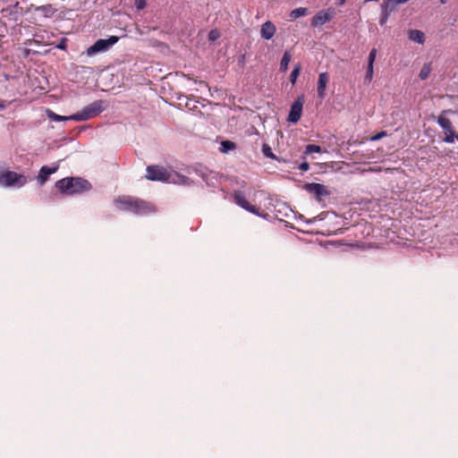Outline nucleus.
<instances>
[{
    "instance_id": "1",
    "label": "nucleus",
    "mask_w": 458,
    "mask_h": 458,
    "mask_svg": "<svg viewBox=\"0 0 458 458\" xmlns=\"http://www.w3.org/2000/svg\"><path fill=\"white\" fill-rule=\"evenodd\" d=\"M114 203L118 209L137 216H146L156 212V207L152 203L131 195L118 196Z\"/></svg>"
},
{
    "instance_id": "2",
    "label": "nucleus",
    "mask_w": 458,
    "mask_h": 458,
    "mask_svg": "<svg viewBox=\"0 0 458 458\" xmlns=\"http://www.w3.org/2000/svg\"><path fill=\"white\" fill-rule=\"evenodd\" d=\"M56 189L63 194L72 196L82 194L92 189L91 183L81 177H65L55 182Z\"/></svg>"
},
{
    "instance_id": "3",
    "label": "nucleus",
    "mask_w": 458,
    "mask_h": 458,
    "mask_svg": "<svg viewBox=\"0 0 458 458\" xmlns=\"http://www.w3.org/2000/svg\"><path fill=\"white\" fill-rule=\"evenodd\" d=\"M104 109V101L97 100L86 106L81 112L70 115V118L76 122L88 121L98 115Z\"/></svg>"
},
{
    "instance_id": "4",
    "label": "nucleus",
    "mask_w": 458,
    "mask_h": 458,
    "mask_svg": "<svg viewBox=\"0 0 458 458\" xmlns=\"http://www.w3.org/2000/svg\"><path fill=\"white\" fill-rule=\"evenodd\" d=\"M27 177L13 171L0 173V185L4 187L21 188L27 183Z\"/></svg>"
},
{
    "instance_id": "5",
    "label": "nucleus",
    "mask_w": 458,
    "mask_h": 458,
    "mask_svg": "<svg viewBox=\"0 0 458 458\" xmlns=\"http://www.w3.org/2000/svg\"><path fill=\"white\" fill-rule=\"evenodd\" d=\"M119 40L117 36H110L108 38L98 39L92 46L87 48L86 55L94 56L98 53H104L109 50Z\"/></svg>"
},
{
    "instance_id": "6",
    "label": "nucleus",
    "mask_w": 458,
    "mask_h": 458,
    "mask_svg": "<svg viewBox=\"0 0 458 458\" xmlns=\"http://www.w3.org/2000/svg\"><path fill=\"white\" fill-rule=\"evenodd\" d=\"M450 112L451 110H444L437 117V123L443 129L445 133L443 141L446 143H453L454 141L455 137L453 123L451 120L445 116V114Z\"/></svg>"
},
{
    "instance_id": "7",
    "label": "nucleus",
    "mask_w": 458,
    "mask_h": 458,
    "mask_svg": "<svg viewBox=\"0 0 458 458\" xmlns=\"http://www.w3.org/2000/svg\"><path fill=\"white\" fill-rule=\"evenodd\" d=\"M146 178L150 181L169 182L172 174L166 168L160 165H148L147 167Z\"/></svg>"
},
{
    "instance_id": "8",
    "label": "nucleus",
    "mask_w": 458,
    "mask_h": 458,
    "mask_svg": "<svg viewBox=\"0 0 458 458\" xmlns=\"http://www.w3.org/2000/svg\"><path fill=\"white\" fill-rule=\"evenodd\" d=\"M305 102L303 95L299 96L292 104L287 121L292 123H297L302 114V107Z\"/></svg>"
},
{
    "instance_id": "9",
    "label": "nucleus",
    "mask_w": 458,
    "mask_h": 458,
    "mask_svg": "<svg viewBox=\"0 0 458 458\" xmlns=\"http://www.w3.org/2000/svg\"><path fill=\"white\" fill-rule=\"evenodd\" d=\"M233 201L236 205L254 214L260 216L259 208L254 205H251L245 198L244 193L241 191H235L233 194Z\"/></svg>"
},
{
    "instance_id": "10",
    "label": "nucleus",
    "mask_w": 458,
    "mask_h": 458,
    "mask_svg": "<svg viewBox=\"0 0 458 458\" xmlns=\"http://www.w3.org/2000/svg\"><path fill=\"white\" fill-rule=\"evenodd\" d=\"M335 10L333 8H327L326 10H321L317 13L310 21V25L312 27L321 26L328 21H330L335 15Z\"/></svg>"
},
{
    "instance_id": "11",
    "label": "nucleus",
    "mask_w": 458,
    "mask_h": 458,
    "mask_svg": "<svg viewBox=\"0 0 458 458\" xmlns=\"http://www.w3.org/2000/svg\"><path fill=\"white\" fill-rule=\"evenodd\" d=\"M304 189L309 193L314 195L318 201H321L323 199V197H327L330 194V191H327V187L324 184L320 183H306L304 185Z\"/></svg>"
},
{
    "instance_id": "12",
    "label": "nucleus",
    "mask_w": 458,
    "mask_h": 458,
    "mask_svg": "<svg viewBox=\"0 0 458 458\" xmlns=\"http://www.w3.org/2000/svg\"><path fill=\"white\" fill-rule=\"evenodd\" d=\"M328 81H329V74L327 72L319 73L318 80L317 91H318V96L320 99H324L326 97V89H327V85Z\"/></svg>"
},
{
    "instance_id": "13",
    "label": "nucleus",
    "mask_w": 458,
    "mask_h": 458,
    "mask_svg": "<svg viewBox=\"0 0 458 458\" xmlns=\"http://www.w3.org/2000/svg\"><path fill=\"white\" fill-rule=\"evenodd\" d=\"M276 30V29L274 23L270 21H267L261 26L260 36L262 38L269 40L274 37Z\"/></svg>"
},
{
    "instance_id": "14",
    "label": "nucleus",
    "mask_w": 458,
    "mask_h": 458,
    "mask_svg": "<svg viewBox=\"0 0 458 458\" xmlns=\"http://www.w3.org/2000/svg\"><path fill=\"white\" fill-rule=\"evenodd\" d=\"M58 169V166L49 167L47 165H43L38 175V182L42 186L48 180L49 175L55 173Z\"/></svg>"
},
{
    "instance_id": "15",
    "label": "nucleus",
    "mask_w": 458,
    "mask_h": 458,
    "mask_svg": "<svg viewBox=\"0 0 458 458\" xmlns=\"http://www.w3.org/2000/svg\"><path fill=\"white\" fill-rule=\"evenodd\" d=\"M408 36H409L410 40L419 43V44H423L425 41L424 33L419 30H409Z\"/></svg>"
},
{
    "instance_id": "16",
    "label": "nucleus",
    "mask_w": 458,
    "mask_h": 458,
    "mask_svg": "<svg viewBox=\"0 0 458 458\" xmlns=\"http://www.w3.org/2000/svg\"><path fill=\"white\" fill-rule=\"evenodd\" d=\"M203 181L207 183L208 187L215 188L218 184V174L210 170L208 174H207Z\"/></svg>"
},
{
    "instance_id": "17",
    "label": "nucleus",
    "mask_w": 458,
    "mask_h": 458,
    "mask_svg": "<svg viewBox=\"0 0 458 458\" xmlns=\"http://www.w3.org/2000/svg\"><path fill=\"white\" fill-rule=\"evenodd\" d=\"M396 8V4L394 0H385L380 4L381 12L386 14H391Z\"/></svg>"
},
{
    "instance_id": "18",
    "label": "nucleus",
    "mask_w": 458,
    "mask_h": 458,
    "mask_svg": "<svg viewBox=\"0 0 458 458\" xmlns=\"http://www.w3.org/2000/svg\"><path fill=\"white\" fill-rule=\"evenodd\" d=\"M35 11L41 13L47 18L52 17L55 13V10L51 4L37 6Z\"/></svg>"
},
{
    "instance_id": "19",
    "label": "nucleus",
    "mask_w": 458,
    "mask_h": 458,
    "mask_svg": "<svg viewBox=\"0 0 458 458\" xmlns=\"http://www.w3.org/2000/svg\"><path fill=\"white\" fill-rule=\"evenodd\" d=\"M291 54L288 52V51H285L284 53V55L281 59V62H280V70L282 72H286L287 69H288V65H289V63L291 61Z\"/></svg>"
},
{
    "instance_id": "20",
    "label": "nucleus",
    "mask_w": 458,
    "mask_h": 458,
    "mask_svg": "<svg viewBox=\"0 0 458 458\" xmlns=\"http://www.w3.org/2000/svg\"><path fill=\"white\" fill-rule=\"evenodd\" d=\"M432 69H431V65L429 63H427V64H424L420 72V78L421 80H427L431 72Z\"/></svg>"
},
{
    "instance_id": "21",
    "label": "nucleus",
    "mask_w": 458,
    "mask_h": 458,
    "mask_svg": "<svg viewBox=\"0 0 458 458\" xmlns=\"http://www.w3.org/2000/svg\"><path fill=\"white\" fill-rule=\"evenodd\" d=\"M175 176H176L177 180H174L173 177H171L170 182H177V183L184 184V185H191L192 183V181L185 175L176 174Z\"/></svg>"
},
{
    "instance_id": "22",
    "label": "nucleus",
    "mask_w": 458,
    "mask_h": 458,
    "mask_svg": "<svg viewBox=\"0 0 458 458\" xmlns=\"http://www.w3.org/2000/svg\"><path fill=\"white\" fill-rule=\"evenodd\" d=\"M308 13V9L305 7H299L293 10L290 13V16L293 19H297L301 16H305Z\"/></svg>"
},
{
    "instance_id": "23",
    "label": "nucleus",
    "mask_w": 458,
    "mask_h": 458,
    "mask_svg": "<svg viewBox=\"0 0 458 458\" xmlns=\"http://www.w3.org/2000/svg\"><path fill=\"white\" fill-rule=\"evenodd\" d=\"M236 148V145L234 142L230 140H224L221 143L220 150L221 152L227 153L230 150H233Z\"/></svg>"
},
{
    "instance_id": "24",
    "label": "nucleus",
    "mask_w": 458,
    "mask_h": 458,
    "mask_svg": "<svg viewBox=\"0 0 458 458\" xmlns=\"http://www.w3.org/2000/svg\"><path fill=\"white\" fill-rule=\"evenodd\" d=\"M48 117L51 120L55 121V122L72 120V118H70V115L69 116L59 115V114H56L55 113H54L53 111H48Z\"/></svg>"
},
{
    "instance_id": "25",
    "label": "nucleus",
    "mask_w": 458,
    "mask_h": 458,
    "mask_svg": "<svg viewBox=\"0 0 458 458\" xmlns=\"http://www.w3.org/2000/svg\"><path fill=\"white\" fill-rule=\"evenodd\" d=\"M300 72H301V65L297 64L294 66L293 70L292 71V72L290 74V81L293 85L295 84L296 80H297L298 76L300 75Z\"/></svg>"
},
{
    "instance_id": "26",
    "label": "nucleus",
    "mask_w": 458,
    "mask_h": 458,
    "mask_svg": "<svg viewBox=\"0 0 458 458\" xmlns=\"http://www.w3.org/2000/svg\"><path fill=\"white\" fill-rule=\"evenodd\" d=\"M320 152H321V148L319 146L314 145V144H309L306 146L304 154L309 155V154H312V153H320Z\"/></svg>"
},
{
    "instance_id": "27",
    "label": "nucleus",
    "mask_w": 458,
    "mask_h": 458,
    "mask_svg": "<svg viewBox=\"0 0 458 458\" xmlns=\"http://www.w3.org/2000/svg\"><path fill=\"white\" fill-rule=\"evenodd\" d=\"M194 171L195 173L200 176L202 178V180L206 177L207 174H208V172L210 171L209 169H208L207 167H204L200 165H197L195 168H194Z\"/></svg>"
},
{
    "instance_id": "28",
    "label": "nucleus",
    "mask_w": 458,
    "mask_h": 458,
    "mask_svg": "<svg viewBox=\"0 0 458 458\" xmlns=\"http://www.w3.org/2000/svg\"><path fill=\"white\" fill-rule=\"evenodd\" d=\"M373 74H374V65H368L366 74H365V81H368L369 83L373 79Z\"/></svg>"
},
{
    "instance_id": "29",
    "label": "nucleus",
    "mask_w": 458,
    "mask_h": 458,
    "mask_svg": "<svg viewBox=\"0 0 458 458\" xmlns=\"http://www.w3.org/2000/svg\"><path fill=\"white\" fill-rule=\"evenodd\" d=\"M262 152L267 157H270V158L276 157L271 148L267 144H263Z\"/></svg>"
},
{
    "instance_id": "30",
    "label": "nucleus",
    "mask_w": 458,
    "mask_h": 458,
    "mask_svg": "<svg viewBox=\"0 0 458 458\" xmlns=\"http://www.w3.org/2000/svg\"><path fill=\"white\" fill-rule=\"evenodd\" d=\"M377 49L376 48H372L369 54V57H368V65H374V63H375V60H376V57H377Z\"/></svg>"
},
{
    "instance_id": "31",
    "label": "nucleus",
    "mask_w": 458,
    "mask_h": 458,
    "mask_svg": "<svg viewBox=\"0 0 458 458\" xmlns=\"http://www.w3.org/2000/svg\"><path fill=\"white\" fill-rule=\"evenodd\" d=\"M146 0H134V5L137 10H143L146 7Z\"/></svg>"
},
{
    "instance_id": "32",
    "label": "nucleus",
    "mask_w": 458,
    "mask_h": 458,
    "mask_svg": "<svg viewBox=\"0 0 458 458\" xmlns=\"http://www.w3.org/2000/svg\"><path fill=\"white\" fill-rule=\"evenodd\" d=\"M389 16H390L389 14H386V13H384L381 12L380 18H379V24L381 26H384L387 22Z\"/></svg>"
},
{
    "instance_id": "33",
    "label": "nucleus",
    "mask_w": 458,
    "mask_h": 458,
    "mask_svg": "<svg viewBox=\"0 0 458 458\" xmlns=\"http://www.w3.org/2000/svg\"><path fill=\"white\" fill-rule=\"evenodd\" d=\"M385 136H386V131H380V132L377 133L376 135L372 136V137L370 138V140H371L372 141H376V140H381V139H382V138H384Z\"/></svg>"
},
{
    "instance_id": "34",
    "label": "nucleus",
    "mask_w": 458,
    "mask_h": 458,
    "mask_svg": "<svg viewBox=\"0 0 458 458\" xmlns=\"http://www.w3.org/2000/svg\"><path fill=\"white\" fill-rule=\"evenodd\" d=\"M58 49L65 50L67 47V39L65 38H63L61 41L56 46Z\"/></svg>"
},
{
    "instance_id": "35",
    "label": "nucleus",
    "mask_w": 458,
    "mask_h": 458,
    "mask_svg": "<svg viewBox=\"0 0 458 458\" xmlns=\"http://www.w3.org/2000/svg\"><path fill=\"white\" fill-rule=\"evenodd\" d=\"M300 170L306 172L310 169V165L308 162L304 161L299 165Z\"/></svg>"
},
{
    "instance_id": "36",
    "label": "nucleus",
    "mask_w": 458,
    "mask_h": 458,
    "mask_svg": "<svg viewBox=\"0 0 458 458\" xmlns=\"http://www.w3.org/2000/svg\"><path fill=\"white\" fill-rule=\"evenodd\" d=\"M218 38V33L216 30H211L208 35V38L212 41L216 40Z\"/></svg>"
},
{
    "instance_id": "37",
    "label": "nucleus",
    "mask_w": 458,
    "mask_h": 458,
    "mask_svg": "<svg viewBox=\"0 0 458 458\" xmlns=\"http://www.w3.org/2000/svg\"><path fill=\"white\" fill-rule=\"evenodd\" d=\"M7 104L5 100H0V111H3L6 108Z\"/></svg>"
},
{
    "instance_id": "38",
    "label": "nucleus",
    "mask_w": 458,
    "mask_h": 458,
    "mask_svg": "<svg viewBox=\"0 0 458 458\" xmlns=\"http://www.w3.org/2000/svg\"><path fill=\"white\" fill-rule=\"evenodd\" d=\"M454 140L458 141V135L455 134Z\"/></svg>"
},
{
    "instance_id": "39",
    "label": "nucleus",
    "mask_w": 458,
    "mask_h": 458,
    "mask_svg": "<svg viewBox=\"0 0 458 458\" xmlns=\"http://www.w3.org/2000/svg\"><path fill=\"white\" fill-rule=\"evenodd\" d=\"M445 2H446V0H441L442 4H445Z\"/></svg>"
},
{
    "instance_id": "40",
    "label": "nucleus",
    "mask_w": 458,
    "mask_h": 458,
    "mask_svg": "<svg viewBox=\"0 0 458 458\" xmlns=\"http://www.w3.org/2000/svg\"><path fill=\"white\" fill-rule=\"evenodd\" d=\"M345 0H340V4H343L344 3Z\"/></svg>"
}]
</instances>
